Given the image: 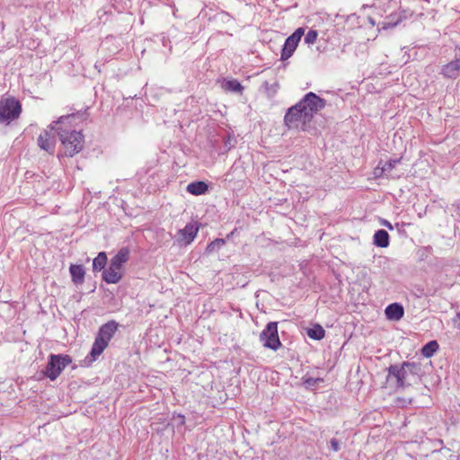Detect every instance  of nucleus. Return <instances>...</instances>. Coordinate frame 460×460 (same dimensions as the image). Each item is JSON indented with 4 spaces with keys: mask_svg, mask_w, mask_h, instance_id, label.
Masks as SVG:
<instances>
[{
    "mask_svg": "<svg viewBox=\"0 0 460 460\" xmlns=\"http://www.w3.org/2000/svg\"><path fill=\"white\" fill-rule=\"evenodd\" d=\"M260 341L262 345L274 351L278 350L282 343L279 337L278 323L270 322L260 333Z\"/></svg>",
    "mask_w": 460,
    "mask_h": 460,
    "instance_id": "7",
    "label": "nucleus"
},
{
    "mask_svg": "<svg viewBox=\"0 0 460 460\" xmlns=\"http://www.w3.org/2000/svg\"><path fill=\"white\" fill-rule=\"evenodd\" d=\"M385 313L388 320L399 321L404 315V308L399 303H393L386 306Z\"/></svg>",
    "mask_w": 460,
    "mask_h": 460,
    "instance_id": "13",
    "label": "nucleus"
},
{
    "mask_svg": "<svg viewBox=\"0 0 460 460\" xmlns=\"http://www.w3.org/2000/svg\"><path fill=\"white\" fill-rule=\"evenodd\" d=\"M304 33V28L299 27L286 39L281 50V60H287L293 55Z\"/></svg>",
    "mask_w": 460,
    "mask_h": 460,
    "instance_id": "10",
    "label": "nucleus"
},
{
    "mask_svg": "<svg viewBox=\"0 0 460 460\" xmlns=\"http://www.w3.org/2000/svg\"><path fill=\"white\" fill-rule=\"evenodd\" d=\"M402 158L391 159L383 164V170L386 172V173H390L391 171L401 163Z\"/></svg>",
    "mask_w": 460,
    "mask_h": 460,
    "instance_id": "24",
    "label": "nucleus"
},
{
    "mask_svg": "<svg viewBox=\"0 0 460 460\" xmlns=\"http://www.w3.org/2000/svg\"><path fill=\"white\" fill-rule=\"evenodd\" d=\"M382 225L390 230H392L394 228L392 224L387 220H383Z\"/></svg>",
    "mask_w": 460,
    "mask_h": 460,
    "instance_id": "29",
    "label": "nucleus"
},
{
    "mask_svg": "<svg viewBox=\"0 0 460 460\" xmlns=\"http://www.w3.org/2000/svg\"><path fill=\"white\" fill-rule=\"evenodd\" d=\"M119 324L116 321L111 320L102 324L98 331L93 344L92 346L90 354L85 358L89 362L96 360V358L104 351L108 347L109 342L117 332Z\"/></svg>",
    "mask_w": 460,
    "mask_h": 460,
    "instance_id": "3",
    "label": "nucleus"
},
{
    "mask_svg": "<svg viewBox=\"0 0 460 460\" xmlns=\"http://www.w3.org/2000/svg\"><path fill=\"white\" fill-rule=\"evenodd\" d=\"M223 88L226 91L238 93H242L243 91V86L236 79L226 80L223 84Z\"/></svg>",
    "mask_w": 460,
    "mask_h": 460,
    "instance_id": "21",
    "label": "nucleus"
},
{
    "mask_svg": "<svg viewBox=\"0 0 460 460\" xmlns=\"http://www.w3.org/2000/svg\"><path fill=\"white\" fill-rule=\"evenodd\" d=\"M421 364L419 362L403 361L402 364H393L387 367L386 383L395 389H404L412 382L420 379Z\"/></svg>",
    "mask_w": 460,
    "mask_h": 460,
    "instance_id": "2",
    "label": "nucleus"
},
{
    "mask_svg": "<svg viewBox=\"0 0 460 460\" xmlns=\"http://www.w3.org/2000/svg\"><path fill=\"white\" fill-rule=\"evenodd\" d=\"M264 85L268 88V86H269V83H268V82H265V83H264Z\"/></svg>",
    "mask_w": 460,
    "mask_h": 460,
    "instance_id": "31",
    "label": "nucleus"
},
{
    "mask_svg": "<svg viewBox=\"0 0 460 460\" xmlns=\"http://www.w3.org/2000/svg\"><path fill=\"white\" fill-rule=\"evenodd\" d=\"M374 244L380 248H386L389 245V234L384 229L377 230L374 234Z\"/></svg>",
    "mask_w": 460,
    "mask_h": 460,
    "instance_id": "18",
    "label": "nucleus"
},
{
    "mask_svg": "<svg viewBox=\"0 0 460 460\" xmlns=\"http://www.w3.org/2000/svg\"><path fill=\"white\" fill-rule=\"evenodd\" d=\"M439 349V345L437 341H430L426 343L421 349V354L425 358L432 357Z\"/></svg>",
    "mask_w": 460,
    "mask_h": 460,
    "instance_id": "20",
    "label": "nucleus"
},
{
    "mask_svg": "<svg viewBox=\"0 0 460 460\" xmlns=\"http://www.w3.org/2000/svg\"><path fill=\"white\" fill-rule=\"evenodd\" d=\"M407 17L408 13L405 10H402L398 13H393L389 17H387V21L382 22V29L388 30L394 28Z\"/></svg>",
    "mask_w": 460,
    "mask_h": 460,
    "instance_id": "14",
    "label": "nucleus"
},
{
    "mask_svg": "<svg viewBox=\"0 0 460 460\" xmlns=\"http://www.w3.org/2000/svg\"><path fill=\"white\" fill-rule=\"evenodd\" d=\"M129 259L128 247L121 248L111 260L108 269L102 271V279L108 284H116L122 279V267Z\"/></svg>",
    "mask_w": 460,
    "mask_h": 460,
    "instance_id": "4",
    "label": "nucleus"
},
{
    "mask_svg": "<svg viewBox=\"0 0 460 460\" xmlns=\"http://www.w3.org/2000/svg\"><path fill=\"white\" fill-rule=\"evenodd\" d=\"M21 111V103L14 98L0 102V123L9 124L20 116Z\"/></svg>",
    "mask_w": 460,
    "mask_h": 460,
    "instance_id": "9",
    "label": "nucleus"
},
{
    "mask_svg": "<svg viewBox=\"0 0 460 460\" xmlns=\"http://www.w3.org/2000/svg\"><path fill=\"white\" fill-rule=\"evenodd\" d=\"M306 333L311 339L320 341L324 338L325 331L321 325L317 324L313 328H309Z\"/></svg>",
    "mask_w": 460,
    "mask_h": 460,
    "instance_id": "22",
    "label": "nucleus"
},
{
    "mask_svg": "<svg viewBox=\"0 0 460 460\" xmlns=\"http://www.w3.org/2000/svg\"><path fill=\"white\" fill-rule=\"evenodd\" d=\"M368 22H370V24H371L372 26H375V25H376V22H375V20H374L373 18L369 17V18H368Z\"/></svg>",
    "mask_w": 460,
    "mask_h": 460,
    "instance_id": "30",
    "label": "nucleus"
},
{
    "mask_svg": "<svg viewBox=\"0 0 460 460\" xmlns=\"http://www.w3.org/2000/svg\"><path fill=\"white\" fill-rule=\"evenodd\" d=\"M71 362L72 359L68 355L51 354L43 373L51 381H54Z\"/></svg>",
    "mask_w": 460,
    "mask_h": 460,
    "instance_id": "6",
    "label": "nucleus"
},
{
    "mask_svg": "<svg viewBox=\"0 0 460 460\" xmlns=\"http://www.w3.org/2000/svg\"><path fill=\"white\" fill-rule=\"evenodd\" d=\"M72 281L75 285H81L84 281V268L81 264H71L69 267Z\"/></svg>",
    "mask_w": 460,
    "mask_h": 460,
    "instance_id": "15",
    "label": "nucleus"
},
{
    "mask_svg": "<svg viewBox=\"0 0 460 460\" xmlns=\"http://www.w3.org/2000/svg\"><path fill=\"white\" fill-rule=\"evenodd\" d=\"M330 444H331V448L334 452H338L340 450V444H339V441L336 438H332L331 441H330Z\"/></svg>",
    "mask_w": 460,
    "mask_h": 460,
    "instance_id": "28",
    "label": "nucleus"
},
{
    "mask_svg": "<svg viewBox=\"0 0 460 460\" xmlns=\"http://www.w3.org/2000/svg\"><path fill=\"white\" fill-rule=\"evenodd\" d=\"M304 111L306 112L312 120L314 116L323 110L326 105V101L313 92L307 93L298 102Z\"/></svg>",
    "mask_w": 460,
    "mask_h": 460,
    "instance_id": "8",
    "label": "nucleus"
},
{
    "mask_svg": "<svg viewBox=\"0 0 460 460\" xmlns=\"http://www.w3.org/2000/svg\"><path fill=\"white\" fill-rule=\"evenodd\" d=\"M456 317L460 319V313L456 314Z\"/></svg>",
    "mask_w": 460,
    "mask_h": 460,
    "instance_id": "32",
    "label": "nucleus"
},
{
    "mask_svg": "<svg viewBox=\"0 0 460 460\" xmlns=\"http://www.w3.org/2000/svg\"><path fill=\"white\" fill-rule=\"evenodd\" d=\"M374 175L376 178H381L385 175L387 176L388 174L385 170H383V162L380 161L377 164V166L374 169Z\"/></svg>",
    "mask_w": 460,
    "mask_h": 460,
    "instance_id": "26",
    "label": "nucleus"
},
{
    "mask_svg": "<svg viewBox=\"0 0 460 460\" xmlns=\"http://www.w3.org/2000/svg\"><path fill=\"white\" fill-rule=\"evenodd\" d=\"M107 264V255L104 252H101L93 261V270L101 271L104 270Z\"/></svg>",
    "mask_w": 460,
    "mask_h": 460,
    "instance_id": "19",
    "label": "nucleus"
},
{
    "mask_svg": "<svg viewBox=\"0 0 460 460\" xmlns=\"http://www.w3.org/2000/svg\"><path fill=\"white\" fill-rule=\"evenodd\" d=\"M440 74L446 78H456L460 75V47L455 59L444 65Z\"/></svg>",
    "mask_w": 460,
    "mask_h": 460,
    "instance_id": "11",
    "label": "nucleus"
},
{
    "mask_svg": "<svg viewBox=\"0 0 460 460\" xmlns=\"http://www.w3.org/2000/svg\"><path fill=\"white\" fill-rule=\"evenodd\" d=\"M323 379L322 378H314V377H308L306 379H305V385L306 386H314L318 382H322Z\"/></svg>",
    "mask_w": 460,
    "mask_h": 460,
    "instance_id": "27",
    "label": "nucleus"
},
{
    "mask_svg": "<svg viewBox=\"0 0 460 460\" xmlns=\"http://www.w3.org/2000/svg\"><path fill=\"white\" fill-rule=\"evenodd\" d=\"M284 122L288 128L305 130L306 125L311 122V119L306 112L302 110L300 104L296 103L286 112Z\"/></svg>",
    "mask_w": 460,
    "mask_h": 460,
    "instance_id": "5",
    "label": "nucleus"
},
{
    "mask_svg": "<svg viewBox=\"0 0 460 460\" xmlns=\"http://www.w3.org/2000/svg\"><path fill=\"white\" fill-rule=\"evenodd\" d=\"M208 190V185L202 181H196L187 185L186 190L195 196L205 194Z\"/></svg>",
    "mask_w": 460,
    "mask_h": 460,
    "instance_id": "16",
    "label": "nucleus"
},
{
    "mask_svg": "<svg viewBox=\"0 0 460 460\" xmlns=\"http://www.w3.org/2000/svg\"><path fill=\"white\" fill-rule=\"evenodd\" d=\"M79 117V114L75 113L61 116L57 121H53L49 126L51 130L57 132L64 148V155L66 156L73 157L84 147V135L81 131L72 128L73 123Z\"/></svg>",
    "mask_w": 460,
    "mask_h": 460,
    "instance_id": "1",
    "label": "nucleus"
},
{
    "mask_svg": "<svg viewBox=\"0 0 460 460\" xmlns=\"http://www.w3.org/2000/svg\"><path fill=\"white\" fill-rule=\"evenodd\" d=\"M318 32L315 30H310L305 36V42L308 45L314 44L317 40Z\"/></svg>",
    "mask_w": 460,
    "mask_h": 460,
    "instance_id": "25",
    "label": "nucleus"
},
{
    "mask_svg": "<svg viewBox=\"0 0 460 460\" xmlns=\"http://www.w3.org/2000/svg\"><path fill=\"white\" fill-rule=\"evenodd\" d=\"M56 139L51 134V131L44 130L38 137V146L49 154H53L55 151Z\"/></svg>",
    "mask_w": 460,
    "mask_h": 460,
    "instance_id": "12",
    "label": "nucleus"
},
{
    "mask_svg": "<svg viewBox=\"0 0 460 460\" xmlns=\"http://www.w3.org/2000/svg\"><path fill=\"white\" fill-rule=\"evenodd\" d=\"M198 227L192 224H187L183 229L179 231V234L182 240L185 241V243H190L197 235Z\"/></svg>",
    "mask_w": 460,
    "mask_h": 460,
    "instance_id": "17",
    "label": "nucleus"
},
{
    "mask_svg": "<svg viewBox=\"0 0 460 460\" xmlns=\"http://www.w3.org/2000/svg\"><path fill=\"white\" fill-rule=\"evenodd\" d=\"M225 244V240L217 238L209 243L206 248L207 252L210 253L216 250H219Z\"/></svg>",
    "mask_w": 460,
    "mask_h": 460,
    "instance_id": "23",
    "label": "nucleus"
}]
</instances>
